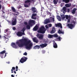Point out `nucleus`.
<instances>
[{
  "instance_id": "nucleus-28",
  "label": "nucleus",
  "mask_w": 77,
  "mask_h": 77,
  "mask_svg": "<svg viewBox=\"0 0 77 77\" xmlns=\"http://www.w3.org/2000/svg\"><path fill=\"white\" fill-rule=\"evenodd\" d=\"M11 10H12V11L14 12H16V10H15V9L14 7H11Z\"/></svg>"
},
{
  "instance_id": "nucleus-18",
  "label": "nucleus",
  "mask_w": 77,
  "mask_h": 77,
  "mask_svg": "<svg viewBox=\"0 0 77 77\" xmlns=\"http://www.w3.org/2000/svg\"><path fill=\"white\" fill-rule=\"evenodd\" d=\"M58 32L59 34H63V35L64 33V31H62V29H61V30H60V29H59L58 30Z\"/></svg>"
},
{
  "instance_id": "nucleus-34",
  "label": "nucleus",
  "mask_w": 77,
  "mask_h": 77,
  "mask_svg": "<svg viewBox=\"0 0 77 77\" xmlns=\"http://www.w3.org/2000/svg\"><path fill=\"white\" fill-rule=\"evenodd\" d=\"M53 37H54V38H57V37H58V35H57V34H54L53 35Z\"/></svg>"
},
{
  "instance_id": "nucleus-14",
  "label": "nucleus",
  "mask_w": 77,
  "mask_h": 77,
  "mask_svg": "<svg viewBox=\"0 0 77 77\" xmlns=\"http://www.w3.org/2000/svg\"><path fill=\"white\" fill-rule=\"evenodd\" d=\"M37 14L36 13L32 14L31 17L32 19H33V20H36V17H34L35 16H36Z\"/></svg>"
},
{
  "instance_id": "nucleus-2",
  "label": "nucleus",
  "mask_w": 77,
  "mask_h": 77,
  "mask_svg": "<svg viewBox=\"0 0 77 77\" xmlns=\"http://www.w3.org/2000/svg\"><path fill=\"white\" fill-rule=\"evenodd\" d=\"M47 46V44L44 43L42 44L39 45H36L35 46H34L33 48V49L36 50V49H39L40 48V47L41 48H44V47H46Z\"/></svg>"
},
{
  "instance_id": "nucleus-58",
  "label": "nucleus",
  "mask_w": 77,
  "mask_h": 77,
  "mask_svg": "<svg viewBox=\"0 0 77 77\" xmlns=\"http://www.w3.org/2000/svg\"><path fill=\"white\" fill-rule=\"evenodd\" d=\"M18 71V69H16V71Z\"/></svg>"
},
{
  "instance_id": "nucleus-59",
  "label": "nucleus",
  "mask_w": 77,
  "mask_h": 77,
  "mask_svg": "<svg viewBox=\"0 0 77 77\" xmlns=\"http://www.w3.org/2000/svg\"><path fill=\"white\" fill-rule=\"evenodd\" d=\"M31 0L32 1V2H34L35 0Z\"/></svg>"
},
{
  "instance_id": "nucleus-20",
  "label": "nucleus",
  "mask_w": 77,
  "mask_h": 77,
  "mask_svg": "<svg viewBox=\"0 0 77 77\" xmlns=\"http://www.w3.org/2000/svg\"><path fill=\"white\" fill-rule=\"evenodd\" d=\"M55 32H56V29H55L54 27H53L52 28V30L51 31L50 33H51V34H52L53 33H54Z\"/></svg>"
},
{
  "instance_id": "nucleus-9",
  "label": "nucleus",
  "mask_w": 77,
  "mask_h": 77,
  "mask_svg": "<svg viewBox=\"0 0 77 77\" xmlns=\"http://www.w3.org/2000/svg\"><path fill=\"white\" fill-rule=\"evenodd\" d=\"M75 26L74 25L70 23H68L67 25L68 27L70 29H72Z\"/></svg>"
},
{
  "instance_id": "nucleus-57",
  "label": "nucleus",
  "mask_w": 77,
  "mask_h": 77,
  "mask_svg": "<svg viewBox=\"0 0 77 77\" xmlns=\"http://www.w3.org/2000/svg\"><path fill=\"white\" fill-rule=\"evenodd\" d=\"M14 73H15V74H16V71H14Z\"/></svg>"
},
{
  "instance_id": "nucleus-38",
  "label": "nucleus",
  "mask_w": 77,
  "mask_h": 77,
  "mask_svg": "<svg viewBox=\"0 0 77 77\" xmlns=\"http://www.w3.org/2000/svg\"><path fill=\"white\" fill-rule=\"evenodd\" d=\"M8 29H7L5 30V33H6V32H8Z\"/></svg>"
},
{
  "instance_id": "nucleus-16",
  "label": "nucleus",
  "mask_w": 77,
  "mask_h": 77,
  "mask_svg": "<svg viewBox=\"0 0 77 77\" xmlns=\"http://www.w3.org/2000/svg\"><path fill=\"white\" fill-rule=\"evenodd\" d=\"M62 10L63 11V12L64 14H65L66 12V7H63V8Z\"/></svg>"
},
{
  "instance_id": "nucleus-48",
  "label": "nucleus",
  "mask_w": 77,
  "mask_h": 77,
  "mask_svg": "<svg viewBox=\"0 0 77 77\" xmlns=\"http://www.w3.org/2000/svg\"><path fill=\"white\" fill-rule=\"evenodd\" d=\"M69 11H70V10L69 9H68L67 12H69Z\"/></svg>"
},
{
  "instance_id": "nucleus-7",
  "label": "nucleus",
  "mask_w": 77,
  "mask_h": 77,
  "mask_svg": "<svg viewBox=\"0 0 77 77\" xmlns=\"http://www.w3.org/2000/svg\"><path fill=\"white\" fill-rule=\"evenodd\" d=\"M11 24L13 26H15L17 24V19L13 18L11 21Z\"/></svg>"
},
{
  "instance_id": "nucleus-54",
  "label": "nucleus",
  "mask_w": 77,
  "mask_h": 77,
  "mask_svg": "<svg viewBox=\"0 0 77 77\" xmlns=\"http://www.w3.org/2000/svg\"><path fill=\"white\" fill-rule=\"evenodd\" d=\"M16 69H18V66H16Z\"/></svg>"
},
{
  "instance_id": "nucleus-64",
  "label": "nucleus",
  "mask_w": 77,
  "mask_h": 77,
  "mask_svg": "<svg viewBox=\"0 0 77 77\" xmlns=\"http://www.w3.org/2000/svg\"><path fill=\"white\" fill-rule=\"evenodd\" d=\"M11 73H14V72H13V71H11Z\"/></svg>"
},
{
  "instance_id": "nucleus-13",
  "label": "nucleus",
  "mask_w": 77,
  "mask_h": 77,
  "mask_svg": "<svg viewBox=\"0 0 77 77\" xmlns=\"http://www.w3.org/2000/svg\"><path fill=\"white\" fill-rule=\"evenodd\" d=\"M32 40L34 42H35V43H38V42H39V40L38 39H37V38L36 37H34L32 38Z\"/></svg>"
},
{
  "instance_id": "nucleus-22",
  "label": "nucleus",
  "mask_w": 77,
  "mask_h": 77,
  "mask_svg": "<svg viewBox=\"0 0 77 77\" xmlns=\"http://www.w3.org/2000/svg\"><path fill=\"white\" fill-rule=\"evenodd\" d=\"M26 28L25 27H24L23 28V29L21 30V32H22V33H23V35H25V33H24V32L25 31V30H26Z\"/></svg>"
},
{
  "instance_id": "nucleus-41",
  "label": "nucleus",
  "mask_w": 77,
  "mask_h": 77,
  "mask_svg": "<svg viewBox=\"0 0 77 77\" xmlns=\"http://www.w3.org/2000/svg\"><path fill=\"white\" fill-rule=\"evenodd\" d=\"M24 23V24H25V25H27V22H25Z\"/></svg>"
},
{
  "instance_id": "nucleus-35",
  "label": "nucleus",
  "mask_w": 77,
  "mask_h": 77,
  "mask_svg": "<svg viewBox=\"0 0 77 77\" xmlns=\"http://www.w3.org/2000/svg\"><path fill=\"white\" fill-rule=\"evenodd\" d=\"M6 53V51H5V50L2 52H0V54H4V53Z\"/></svg>"
},
{
  "instance_id": "nucleus-52",
  "label": "nucleus",
  "mask_w": 77,
  "mask_h": 77,
  "mask_svg": "<svg viewBox=\"0 0 77 77\" xmlns=\"http://www.w3.org/2000/svg\"><path fill=\"white\" fill-rule=\"evenodd\" d=\"M52 20H53V22H54V18L53 17L52 18Z\"/></svg>"
},
{
  "instance_id": "nucleus-30",
  "label": "nucleus",
  "mask_w": 77,
  "mask_h": 77,
  "mask_svg": "<svg viewBox=\"0 0 77 77\" xmlns=\"http://www.w3.org/2000/svg\"><path fill=\"white\" fill-rule=\"evenodd\" d=\"M70 0H63V2H65L66 3H68L69 2V1Z\"/></svg>"
},
{
  "instance_id": "nucleus-60",
  "label": "nucleus",
  "mask_w": 77,
  "mask_h": 77,
  "mask_svg": "<svg viewBox=\"0 0 77 77\" xmlns=\"http://www.w3.org/2000/svg\"><path fill=\"white\" fill-rule=\"evenodd\" d=\"M6 54H5V57H6Z\"/></svg>"
},
{
  "instance_id": "nucleus-47",
  "label": "nucleus",
  "mask_w": 77,
  "mask_h": 77,
  "mask_svg": "<svg viewBox=\"0 0 77 77\" xmlns=\"http://www.w3.org/2000/svg\"><path fill=\"white\" fill-rule=\"evenodd\" d=\"M12 69H13V70H14V69H15V67H12Z\"/></svg>"
},
{
  "instance_id": "nucleus-63",
  "label": "nucleus",
  "mask_w": 77,
  "mask_h": 77,
  "mask_svg": "<svg viewBox=\"0 0 77 77\" xmlns=\"http://www.w3.org/2000/svg\"><path fill=\"white\" fill-rule=\"evenodd\" d=\"M11 71H13V69H11Z\"/></svg>"
},
{
  "instance_id": "nucleus-51",
  "label": "nucleus",
  "mask_w": 77,
  "mask_h": 77,
  "mask_svg": "<svg viewBox=\"0 0 77 77\" xmlns=\"http://www.w3.org/2000/svg\"><path fill=\"white\" fill-rule=\"evenodd\" d=\"M13 30H15V29H16V28H15V27H14L13 28Z\"/></svg>"
},
{
  "instance_id": "nucleus-4",
  "label": "nucleus",
  "mask_w": 77,
  "mask_h": 77,
  "mask_svg": "<svg viewBox=\"0 0 77 77\" xmlns=\"http://www.w3.org/2000/svg\"><path fill=\"white\" fill-rule=\"evenodd\" d=\"M45 31H46V29L45 28L44 26H42L38 30V33H40L44 34L45 33Z\"/></svg>"
},
{
  "instance_id": "nucleus-32",
  "label": "nucleus",
  "mask_w": 77,
  "mask_h": 77,
  "mask_svg": "<svg viewBox=\"0 0 77 77\" xmlns=\"http://www.w3.org/2000/svg\"><path fill=\"white\" fill-rule=\"evenodd\" d=\"M31 2V1H30V0H26L25 2V3H30Z\"/></svg>"
},
{
  "instance_id": "nucleus-19",
  "label": "nucleus",
  "mask_w": 77,
  "mask_h": 77,
  "mask_svg": "<svg viewBox=\"0 0 77 77\" xmlns=\"http://www.w3.org/2000/svg\"><path fill=\"white\" fill-rule=\"evenodd\" d=\"M55 32H56V29H55L54 27H53L52 28V30L51 31L50 33H51V34H52L53 33H54Z\"/></svg>"
},
{
  "instance_id": "nucleus-11",
  "label": "nucleus",
  "mask_w": 77,
  "mask_h": 77,
  "mask_svg": "<svg viewBox=\"0 0 77 77\" xmlns=\"http://www.w3.org/2000/svg\"><path fill=\"white\" fill-rule=\"evenodd\" d=\"M31 10L33 13H37V9L35 7H32Z\"/></svg>"
},
{
  "instance_id": "nucleus-33",
  "label": "nucleus",
  "mask_w": 77,
  "mask_h": 77,
  "mask_svg": "<svg viewBox=\"0 0 77 77\" xmlns=\"http://www.w3.org/2000/svg\"><path fill=\"white\" fill-rule=\"evenodd\" d=\"M65 17H66V20H68V18H70V16H69L68 15H66L65 16Z\"/></svg>"
},
{
  "instance_id": "nucleus-31",
  "label": "nucleus",
  "mask_w": 77,
  "mask_h": 77,
  "mask_svg": "<svg viewBox=\"0 0 77 77\" xmlns=\"http://www.w3.org/2000/svg\"><path fill=\"white\" fill-rule=\"evenodd\" d=\"M26 28L27 29H28V30H29V29H30V26L29 25H26Z\"/></svg>"
},
{
  "instance_id": "nucleus-44",
  "label": "nucleus",
  "mask_w": 77,
  "mask_h": 77,
  "mask_svg": "<svg viewBox=\"0 0 77 77\" xmlns=\"http://www.w3.org/2000/svg\"><path fill=\"white\" fill-rule=\"evenodd\" d=\"M49 26L50 27H51V26H52V25L51 24H50L49 25Z\"/></svg>"
},
{
  "instance_id": "nucleus-21",
  "label": "nucleus",
  "mask_w": 77,
  "mask_h": 77,
  "mask_svg": "<svg viewBox=\"0 0 77 77\" xmlns=\"http://www.w3.org/2000/svg\"><path fill=\"white\" fill-rule=\"evenodd\" d=\"M34 31H36L38 30V26L37 25H36L33 28V29Z\"/></svg>"
},
{
  "instance_id": "nucleus-26",
  "label": "nucleus",
  "mask_w": 77,
  "mask_h": 77,
  "mask_svg": "<svg viewBox=\"0 0 77 77\" xmlns=\"http://www.w3.org/2000/svg\"><path fill=\"white\" fill-rule=\"evenodd\" d=\"M53 2L54 5H57L58 3V0H54Z\"/></svg>"
},
{
  "instance_id": "nucleus-46",
  "label": "nucleus",
  "mask_w": 77,
  "mask_h": 77,
  "mask_svg": "<svg viewBox=\"0 0 77 77\" xmlns=\"http://www.w3.org/2000/svg\"><path fill=\"white\" fill-rule=\"evenodd\" d=\"M67 23H70V19L69 18L68 20Z\"/></svg>"
},
{
  "instance_id": "nucleus-50",
  "label": "nucleus",
  "mask_w": 77,
  "mask_h": 77,
  "mask_svg": "<svg viewBox=\"0 0 77 77\" xmlns=\"http://www.w3.org/2000/svg\"><path fill=\"white\" fill-rule=\"evenodd\" d=\"M57 39H59V41H60V37H58L57 38Z\"/></svg>"
},
{
  "instance_id": "nucleus-15",
  "label": "nucleus",
  "mask_w": 77,
  "mask_h": 77,
  "mask_svg": "<svg viewBox=\"0 0 77 77\" xmlns=\"http://www.w3.org/2000/svg\"><path fill=\"white\" fill-rule=\"evenodd\" d=\"M50 23V21L49 19H46L45 20V21L44 22V24H47Z\"/></svg>"
},
{
  "instance_id": "nucleus-25",
  "label": "nucleus",
  "mask_w": 77,
  "mask_h": 77,
  "mask_svg": "<svg viewBox=\"0 0 77 77\" xmlns=\"http://www.w3.org/2000/svg\"><path fill=\"white\" fill-rule=\"evenodd\" d=\"M76 9L75 8H74V9H72V14H75V11H76Z\"/></svg>"
},
{
  "instance_id": "nucleus-56",
  "label": "nucleus",
  "mask_w": 77,
  "mask_h": 77,
  "mask_svg": "<svg viewBox=\"0 0 77 77\" xmlns=\"http://www.w3.org/2000/svg\"><path fill=\"white\" fill-rule=\"evenodd\" d=\"M11 76L12 77H14V75H11Z\"/></svg>"
},
{
  "instance_id": "nucleus-53",
  "label": "nucleus",
  "mask_w": 77,
  "mask_h": 77,
  "mask_svg": "<svg viewBox=\"0 0 77 77\" xmlns=\"http://www.w3.org/2000/svg\"><path fill=\"white\" fill-rule=\"evenodd\" d=\"M42 53H45V51H42Z\"/></svg>"
},
{
  "instance_id": "nucleus-17",
  "label": "nucleus",
  "mask_w": 77,
  "mask_h": 77,
  "mask_svg": "<svg viewBox=\"0 0 77 77\" xmlns=\"http://www.w3.org/2000/svg\"><path fill=\"white\" fill-rule=\"evenodd\" d=\"M11 46H12V47H13V48H17V46L15 45V43H12L11 44Z\"/></svg>"
},
{
  "instance_id": "nucleus-27",
  "label": "nucleus",
  "mask_w": 77,
  "mask_h": 77,
  "mask_svg": "<svg viewBox=\"0 0 77 77\" xmlns=\"http://www.w3.org/2000/svg\"><path fill=\"white\" fill-rule=\"evenodd\" d=\"M57 17L58 21H61L62 18H61V17H60L59 16H57Z\"/></svg>"
},
{
  "instance_id": "nucleus-6",
  "label": "nucleus",
  "mask_w": 77,
  "mask_h": 77,
  "mask_svg": "<svg viewBox=\"0 0 77 77\" xmlns=\"http://www.w3.org/2000/svg\"><path fill=\"white\" fill-rule=\"evenodd\" d=\"M27 57H23L20 60V63H23L24 62H26V60H27Z\"/></svg>"
},
{
  "instance_id": "nucleus-43",
  "label": "nucleus",
  "mask_w": 77,
  "mask_h": 77,
  "mask_svg": "<svg viewBox=\"0 0 77 77\" xmlns=\"http://www.w3.org/2000/svg\"><path fill=\"white\" fill-rule=\"evenodd\" d=\"M47 14H48V15H49L50 14H51V13H50L49 12H47Z\"/></svg>"
},
{
  "instance_id": "nucleus-62",
  "label": "nucleus",
  "mask_w": 77,
  "mask_h": 77,
  "mask_svg": "<svg viewBox=\"0 0 77 77\" xmlns=\"http://www.w3.org/2000/svg\"><path fill=\"white\" fill-rule=\"evenodd\" d=\"M8 64H9V63H10L9 62H8Z\"/></svg>"
},
{
  "instance_id": "nucleus-10",
  "label": "nucleus",
  "mask_w": 77,
  "mask_h": 77,
  "mask_svg": "<svg viewBox=\"0 0 77 77\" xmlns=\"http://www.w3.org/2000/svg\"><path fill=\"white\" fill-rule=\"evenodd\" d=\"M35 23V21L33 20H30L29 21L28 23L29 25L30 26H32V23Z\"/></svg>"
},
{
  "instance_id": "nucleus-40",
  "label": "nucleus",
  "mask_w": 77,
  "mask_h": 77,
  "mask_svg": "<svg viewBox=\"0 0 77 77\" xmlns=\"http://www.w3.org/2000/svg\"><path fill=\"white\" fill-rule=\"evenodd\" d=\"M2 38H3V39H5L6 38V37H5V36H3Z\"/></svg>"
},
{
  "instance_id": "nucleus-24",
  "label": "nucleus",
  "mask_w": 77,
  "mask_h": 77,
  "mask_svg": "<svg viewBox=\"0 0 77 77\" xmlns=\"http://www.w3.org/2000/svg\"><path fill=\"white\" fill-rule=\"evenodd\" d=\"M53 47L55 48H57V45L56 44V43L55 42L54 43Z\"/></svg>"
},
{
  "instance_id": "nucleus-23",
  "label": "nucleus",
  "mask_w": 77,
  "mask_h": 77,
  "mask_svg": "<svg viewBox=\"0 0 77 77\" xmlns=\"http://www.w3.org/2000/svg\"><path fill=\"white\" fill-rule=\"evenodd\" d=\"M65 6L66 8H70V6H71V4H65Z\"/></svg>"
},
{
  "instance_id": "nucleus-36",
  "label": "nucleus",
  "mask_w": 77,
  "mask_h": 77,
  "mask_svg": "<svg viewBox=\"0 0 77 77\" xmlns=\"http://www.w3.org/2000/svg\"><path fill=\"white\" fill-rule=\"evenodd\" d=\"M76 23V21H75L74 20H72L71 22V23L72 24H75V23Z\"/></svg>"
},
{
  "instance_id": "nucleus-1",
  "label": "nucleus",
  "mask_w": 77,
  "mask_h": 77,
  "mask_svg": "<svg viewBox=\"0 0 77 77\" xmlns=\"http://www.w3.org/2000/svg\"><path fill=\"white\" fill-rule=\"evenodd\" d=\"M24 41L25 42H26L25 44L26 45H24L25 46H26V49H31V48L32 46H33V44L32 43H30L31 42L30 40L27 41V39L24 38Z\"/></svg>"
},
{
  "instance_id": "nucleus-12",
  "label": "nucleus",
  "mask_w": 77,
  "mask_h": 77,
  "mask_svg": "<svg viewBox=\"0 0 77 77\" xmlns=\"http://www.w3.org/2000/svg\"><path fill=\"white\" fill-rule=\"evenodd\" d=\"M55 26L56 27H60L61 29H62V26L60 23L56 24H55Z\"/></svg>"
},
{
  "instance_id": "nucleus-39",
  "label": "nucleus",
  "mask_w": 77,
  "mask_h": 77,
  "mask_svg": "<svg viewBox=\"0 0 77 77\" xmlns=\"http://www.w3.org/2000/svg\"><path fill=\"white\" fill-rule=\"evenodd\" d=\"M23 55L27 56V53L26 52H25V53H23Z\"/></svg>"
},
{
  "instance_id": "nucleus-29",
  "label": "nucleus",
  "mask_w": 77,
  "mask_h": 77,
  "mask_svg": "<svg viewBox=\"0 0 77 77\" xmlns=\"http://www.w3.org/2000/svg\"><path fill=\"white\" fill-rule=\"evenodd\" d=\"M48 38H53V35L48 34Z\"/></svg>"
},
{
  "instance_id": "nucleus-37",
  "label": "nucleus",
  "mask_w": 77,
  "mask_h": 77,
  "mask_svg": "<svg viewBox=\"0 0 77 77\" xmlns=\"http://www.w3.org/2000/svg\"><path fill=\"white\" fill-rule=\"evenodd\" d=\"M24 7H25V8H28L29 7V5H28L27 4H24Z\"/></svg>"
},
{
  "instance_id": "nucleus-5",
  "label": "nucleus",
  "mask_w": 77,
  "mask_h": 77,
  "mask_svg": "<svg viewBox=\"0 0 77 77\" xmlns=\"http://www.w3.org/2000/svg\"><path fill=\"white\" fill-rule=\"evenodd\" d=\"M36 36L38 39H39L40 40H42L44 38V35L43 34H40L38 33L37 34Z\"/></svg>"
},
{
  "instance_id": "nucleus-45",
  "label": "nucleus",
  "mask_w": 77,
  "mask_h": 77,
  "mask_svg": "<svg viewBox=\"0 0 77 77\" xmlns=\"http://www.w3.org/2000/svg\"><path fill=\"white\" fill-rule=\"evenodd\" d=\"M65 16V15L63 14V15H61V17H62V18L63 17H64Z\"/></svg>"
},
{
  "instance_id": "nucleus-42",
  "label": "nucleus",
  "mask_w": 77,
  "mask_h": 77,
  "mask_svg": "<svg viewBox=\"0 0 77 77\" xmlns=\"http://www.w3.org/2000/svg\"><path fill=\"white\" fill-rule=\"evenodd\" d=\"M65 18V16L62 17V19L63 20Z\"/></svg>"
},
{
  "instance_id": "nucleus-61",
  "label": "nucleus",
  "mask_w": 77,
  "mask_h": 77,
  "mask_svg": "<svg viewBox=\"0 0 77 77\" xmlns=\"http://www.w3.org/2000/svg\"><path fill=\"white\" fill-rule=\"evenodd\" d=\"M2 38V36H1V35H0V38Z\"/></svg>"
},
{
  "instance_id": "nucleus-8",
  "label": "nucleus",
  "mask_w": 77,
  "mask_h": 77,
  "mask_svg": "<svg viewBox=\"0 0 77 77\" xmlns=\"http://www.w3.org/2000/svg\"><path fill=\"white\" fill-rule=\"evenodd\" d=\"M16 34L17 36H18L19 37H21V36H22L23 35H24V33L20 31L17 32Z\"/></svg>"
},
{
  "instance_id": "nucleus-55",
  "label": "nucleus",
  "mask_w": 77,
  "mask_h": 77,
  "mask_svg": "<svg viewBox=\"0 0 77 77\" xmlns=\"http://www.w3.org/2000/svg\"><path fill=\"white\" fill-rule=\"evenodd\" d=\"M45 27L47 28H48V26H47V25H45Z\"/></svg>"
},
{
  "instance_id": "nucleus-49",
  "label": "nucleus",
  "mask_w": 77,
  "mask_h": 77,
  "mask_svg": "<svg viewBox=\"0 0 77 77\" xmlns=\"http://www.w3.org/2000/svg\"><path fill=\"white\" fill-rule=\"evenodd\" d=\"M2 5L0 4V9H2Z\"/></svg>"
},
{
  "instance_id": "nucleus-3",
  "label": "nucleus",
  "mask_w": 77,
  "mask_h": 77,
  "mask_svg": "<svg viewBox=\"0 0 77 77\" xmlns=\"http://www.w3.org/2000/svg\"><path fill=\"white\" fill-rule=\"evenodd\" d=\"M24 39L20 40V42H16L17 44L19 47H24V45H26V42H25V41L24 40Z\"/></svg>"
}]
</instances>
